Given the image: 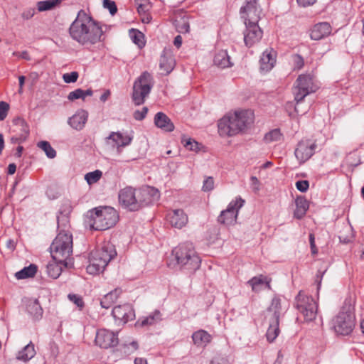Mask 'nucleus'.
I'll use <instances>...</instances> for the list:
<instances>
[{
	"label": "nucleus",
	"mask_w": 364,
	"mask_h": 364,
	"mask_svg": "<svg viewBox=\"0 0 364 364\" xmlns=\"http://www.w3.org/2000/svg\"><path fill=\"white\" fill-rule=\"evenodd\" d=\"M214 188V180L212 177L206 178L203 181V191H210Z\"/></svg>",
	"instance_id": "55"
},
{
	"label": "nucleus",
	"mask_w": 364,
	"mask_h": 364,
	"mask_svg": "<svg viewBox=\"0 0 364 364\" xmlns=\"http://www.w3.org/2000/svg\"><path fill=\"white\" fill-rule=\"evenodd\" d=\"M181 143L183 144L186 149L195 152H198L202 146L201 144H199L193 139L187 137L186 136H183L181 138Z\"/></svg>",
	"instance_id": "39"
},
{
	"label": "nucleus",
	"mask_w": 364,
	"mask_h": 364,
	"mask_svg": "<svg viewBox=\"0 0 364 364\" xmlns=\"http://www.w3.org/2000/svg\"><path fill=\"white\" fill-rule=\"evenodd\" d=\"M269 323V327L267 331L266 337L269 342H273L279 333V321H277L276 320H267Z\"/></svg>",
	"instance_id": "34"
},
{
	"label": "nucleus",
	"mask_w": 364,
	"mask_h": 364,
	"mask_svg": "<svg viewBox=\"0 0 364 364\" xmlns=\"http://www.w3.org/2000/svg\"><path fill=\"white\" fill-rule=\"evenodd\" d=\"M176 62L171 50L164 49L161 53L159 67L165 74H169L174 68Z\"/></svg>",
	"instance_id": "25"
},
{
	"label": "nucleus",
	"mask_w": 364,
	"mask_h": 364,
	"mask_svg": "<svg viewBox=\"0 0 364 364\" xmlns=\"http://www.w3.org/2000/svg\"><path fill=\"white\" fill-rule=\"evenodd\" d=\"M318 89L314 77L311 74H301L297 77L294 87L293 92L294 100L296 102L295 112L299 113L298 104L301 102L308 95L315 92Z\"/></svg>",
	"instance_id": "7"
},
{
	"label": "nucleus",
	"mask_w": 364,
	"mask_h": 364,
	"mask_svg": "<svg viewBox=\"0 0 364 364\" xmlns=\"http://www.w3.org/2000/svg\"><path fill=\"white\" fill-rule=\"evenodd\" d=\"M149 196V194H148L147 196H144L143 188L137 190V203L139 205V208L144 205H148L149 204L153 203Z\"/></svg>",
	"instance_id": "44"
},
{
	"label": "nucleus",
	"mask_w": 364,
	"mask_h": 364,
	"mask_svg": "<svg viewBox=\"0 0 364 364\" xmlns=\"http://www.w3.org/2000/svg\"><path fill=\"white\" fill-rule=\"evenodd\" d=\"M103 6L105 9H107L109 11V13L112 15H114L117 11V6L114 1L111 0H104Z\"/></svg>",
	"instance_id": "51"
},
{
	"label": "nucleus",
	"mask_w": 364,
	"mask_h": 364,
	"mask_svg": "<svg viewBox=\"0 0 364 364\" xmlns=\"http://www.w3.org/2000/svg\"><path fill=\"white\" fill-rule=\"evenodd\" d=\"M78 73L76 71H73L68 73H65L63 75V79L66 83H72L75 82L78 78Z\"/></svg>",
	"instance_id": "48"
},
{
	"label": "nucleus",
	"mask_w": 364,
	"mask_h": 364,
	"mask_svg": "<svg viewBox=\"0 0 364 364\" xmlns=\"http://www.w3.org/2000/svg\"><path fill=\"white\" fill-rule=\"evenodd\" d=\"M87 117V112L84 109H80L68 119V123L72 128L76 130H81L85 127Z\"/></svg>",
	"instance_id": "26"
},
{
	"label": "nucleus",
	"mask_w": 364,
	"mask_h": 364,
	"mask_svg": "<svg viewBox=\"0 0 364 364\" xmlns=\"http://www.w3.org/2000/svg\"><path fill=\"white\" fill-rule=\"evenodd\" d=\"M95 343L102 348H108L117 345V336L112 331L100 329L96 333Z\"/></svg>",
	"instance_id": "16"
},
{
	"label": "nucleus",
	"mask_w": 364,
	"mask_h": 364,
	"mask_svg": "<svg viewBox=\"0 0 364 364\" xmlns=\"http://www.w3.org/2000/svg\"><path fill=\"white\" fill-rule=\"evenodd\" d=\"M284 309L282 304L281 299L277 296L274 297L267 310L265 319L279 321V318Z\"/></svg>",
	"instance_id": "22"
},
{
	"label": "nucleus",
	"mask_w": 364,
	"mask_h": 364,
	"mask_svg": "<svg viewBox=\"0 0 364 364\" xmlns=\"http://www.w3.org/2000/svg\"><path fill=\"white\" fill-rule=\"evenodd\" d=\"M53 260L63 263L65 267L73 265L71 255L73 252V235L69 232L60 230L50 247Z\"/></svg>",
	"instance_id": "3"
},
{
	"label": "nucleus",
	"mask_w": 364,
	"mask_h": 364,
	"mask_svg": "<svg viewBox=\"0 0 364 364\" xmlns=\"http://www.w3.org/2000/svg\"><path fill=\"white\" fill-rule=\"evenodd\" d=\"M72 210V206L69 200H65L62 204L57 215L58 229L68 232L66 228L69 227V215Z\"/></svg>",
	"instance_id": "18"
},
{
	"label": "nucleus",
	"mask_w": 364,
	"mask_h": 364,
	"mask_svg": "<svg viewBox=\"0 0 364 364\" xmlns=\"http://www.w3.org/2000/svg\"><path fill=\"white\" fill-rule=\"evenodd\" d=\"M147 112L148 108L146 107H144L141 110H136L134 112V118L136 120L141 121L145 118Z\"/></svg>",
	"instance_id": "56"
},
{
	"label": "nucleus",
	"mask_w": 364,
	"mask_h": 364,
	"mask_svg": "<svg viewBox=\"0 0 364 364\" xmlns=\"http://www.w3.org/2000/svg\"><path fill=\"white\" fill-rule=\"evenodd\" d=\"M316 0H296L299 5L306 7L313 5Z\"/></svg>",
	"instance_id": "62"
},
{
	"label": "nucleus",
	"mask_w": 364,
	"mask_h": 364,
	"mask_svg": "<svg viewBox=\"0 0 364 364\" xmlns=\"http://www.w3.org/2000/svg\"><path fill=\"white\" fill-rule=\"evenodd\" d=\"M244 43L247 47H252L258 43L262 38L263 31L258 23H245Z\"/></svg>",
	"instance_id": "15"
},
{
	"label": "nucleus",
	"mask_w": 364,
	"mask_h": 364,
	"mask_svg": "<svg viewBox=\"0 0 364 364\" xmlns=\"http://www.w3.org/2000/svg\"><path fill=\"white\" fill-rule=\"evenodd\" d=\"M210 364H228V360L223 357H215L212 360Z\"/></svg>",
	"instance_id": "60"
},
{
	"label": "nucleus",
	"mask_w": 364,
	"mask_h": 364,
	"mask_svg": "<svg viewBox=\"0 0 364 364\" xmlns=\"http://www.w3.org/2000/svg\"><path fill=\"white\" fill-rule=\"evenodd\" d=\"M136 3L138 4L137 11L139 14L145 12V3L148 1V0H135Z\"/></svg>",
	"instance_id": "59"
},
{
	"label": "nucleus",
	"mask_w": 364,
	"mask_h": 364,
	"mask_svg": "<svg viewBox=\"0 0 364 364\" xmlns=\"http://www.w3.org/2000/svg\"><path fill=\"white\" fill-rule=\"evenodd\" d=\"M37 272L36 265L31 264L28 267H24L21 271L16 273V277L18 279H23L33 277Z\"/></svg>",
	"instance_id": "37"
},
{
	"label": "nucleus",
	"mask_w": 364,
	"mask_h": 364,
	"mask_svg": "<svg viewBox=\"0 0 364 364\" xmlns=\"http://www.w3.org/2000/svg\"><path fill=\"white\" fill-rule=\"evenodd\" d=\"M116 255L114 245L110 242H104L100 248L90 252L87 273L97 274L102 272Z\"/></svg>",
	"instance_id": "5"
},
{
	"label": "nucleus",
	"mask_w": 364,
	"mask_h": 364,
	"mask_svg": "<svg viewBox=\"0 0 364 364\" xmlns=\"http://www.w3.org/2000/svg\"><path fill=\"white\" fill-rule=\"evenodd\" d=\"M154 85L151 75L145 71L135 80L133 85L132 100L136 105L144 104Z\"/></svg>",
	"instance_id": "8"
},
{
	"label": "nucleus",
	"mask_w": 364,
	"mask_h": 364,
	"mask_svg": "<svg viewBox=\"0 0 364 364\" xmlns=\"http://www.w3.org/2000/svg\"><path fill=\"white\" fill-rule=\"evenodd\" d=\"M27 136L20 135L19 134H16L14 136H11L10 139V141L13 144H21L27 139Z\"/></svg>",
	"instance_id": "58"
},
{
	"label": "nucleus",
	"mask_w": 364,
	"mask_h": 364,
	"mask_svg": "<svg viewBox=\"0 0 364 364\" xmlns=\"http://www.w3.org/2000/svg\"><path fill=\"white\" fill-rule=\"evenodd\" d=\"M213 62L215 65L221 68H226L232 65L230 57L228 55V52L224 50H221L215 54Z\"/></svg>",
	"instance_id": "31"
},
{
	"label": "nucleus",
	"mask_w": 364,
	"mask_h": 364,
	"mask_svg": "<svg viewBox=\"0 0 364 364\" xmlns=\"http://www.w3.org/2000/svg\"><path fill=\"white\" fill-rule=\"evenodd\" d=\"M102 176V172L100 170H95L89 172L85 175V180L89 185H92L98 182Z\"/></svg>",
	"instance_id": "42"
},
{
	"label": "nucleus",
	"mask_w": 364,
	"mask_h": 364,
	"mask_svg": "<svg viewBox=\"0 0 364 364\" xmlns=\"http://www.w3.org/2000/svg\"><path fill=\"white\" fill-rule=\"evenodd\" d=\"M168 220L171 225L176 228H182L188 223V216L182 209H176L168 215Z\"/></svg>",
	"instance_id": "24"
},
{
	"label": "nucleus",
	"mask_w": 364,
	"mask_h": 364,
	"mask_svg": "<svg viewBox=\"0 0 364 364\" xmlns=\"http://www.w3.org/2000/svg\"><path fill=\"white\" fill-rule=\"evenodd\" d=\"M317 145L311 139H301L294 150V155L300 165L306 162L315 153Z\"/></svg>",
	"instance_id": "13"
},
{
	"label": "nucleus",
	"mask_w": 364,
	"mask_h": 364,
	"mask_svg": "<svg viewBox=\"0 0 364 364\" xmlns=\"http://www.w3.org/2000/svg\"><path fill=\"white\" fill-rule=\"evenodd\" d=\"M296 210L294 215L297 219L302 218L309 208L308 200L304 196H299L295 200Z\"/></svg>",
	"instance_id": "29"
},
{
	"label": "nucleus",
	"mask_w": 364,
	"mask_h": 364,
	"mask_svg": "<svg viewBox=\"0 0 364 364\" xmlns=\"http://www.w3.org/2000/svg\"><path fill=\"white\" fill-rule=\"evenodd\" d=\"M107 143L109 141L112 142V146L117 148V152L122 151V148L129 145L132 141V136L129 134H124L122 132H111L107 138Z\"/></svg>",
	"instance_id": "19"
},
{
	"label": "nucleus",
	"mask_w": 364,
	"mask_h": 364,
	"mask_svg": "<svg viewBox=\"0 0 364 364\" xmlns=\"http://www.w3.org/2000/svg\"><path fill=\"white\" fill-rule=\"evenodd\" d=\"M155 125L165 132H172L174 125L169 117L163 112H158L154 117Z\"/></svg>",
	"instance_id": "27"
},
{
	"label": "nucleus",
	"mask_w": 364,
	"mask_h": 364,
	"mask_svg": "<svg viewBox=\"0 0 364 364\" xmlns=\"http://www.w3.org/2000/svg\"><path fill=\"white\" fill-rule=\"evenodd\" d=\"M9 105L5 102H0V121H3L7 116Z\"/></svg>",
	"instance_id": "54"
},
{
	"label": "nucleus",
	"mask_w": 364,
	"mask_h": 364,
	"mask_svg": "<svg viewBox=\"0 0 364 364\" xmlns=\"http://www.w3.org/2000/svg\"><path fill=\"white\" fill-rule=\"evenodd\" d=\"M143 194L144 196L150 195V198L152 200V203L156 202L159 199V191L151 186H146L143 188Z\"/></svg>",
	"instance_id": "45"
},
{
	"label": "nucleus",
	"mask_w": 364,
	"mask_h": 364,
	"mask_svg": "<svg viewBox=\"0 0 364 364\" xmlns=\"http://www.w3.org/2000/svg\"><path fill=\"white\" fill-rule=\"evenodd\" d=\"M118 220L117 211L112 207H99L90 211L88 224L94 230H105L114 225Z\"/></svg>",
	"instance_id": "6"
},
{
	"label": "nucleus",
	"mask_w": 364,
	"mask_h": 364,
	"mask_svg": "<svg viewBox=\"0 0 364 364\" xmlns=\"http://www.w3.org/2000/svg\"><path fill=\"white\" fill-rule=\"evenodd\" d=\"M68 297L70 301L73 302L77 307L80 308V309H82L84 306V301L80 296L77 294H68Z\"/></svg>",
	"instance_id": "49"
},
{
	"label": "nucleus",
	"mask_w": 364,
	"mask_h": 364,
	"mask_svg": "<svg viewBox=\"0 0 364 364\" xmlns=\"http://www.w3.org/2000/svg\"><path fill=\"white\" fill-rule=\"evenodd\" d=\"M260 181L256 176L250 177V188L255 193H257L260 190Z\"/></svg>",
	"instance_id": "53"
},
{
	"label": "nucleus",
	"mask_w": 364,
	"mask_h": 364,
	"mask_svg": "<svg viewBox=\"0 0 364 364\" xmlns=\"http://www.w3.org/2000/svg\"><path fill=\"white\" fill-rule=\"evenodd\" d=\"M161 314L159 311H155L146 317L141 318L138 322L141 326H151L161 320Z\"/></svg>",
	"instance_id": "36"
},
{
	"label": "nucleus",
	"mask_w": 364,
	"mask_h": 364,
	"mask_svg": "<svg viewBox=\"0 0 364 364\" xmlns=\"http://www.w3.org/2000/svg\"><path fill=\"white\" fill-rule=\"evenodd\" d=\"M34 344L31 341L22 350L18 351L16 355V359L23 362H27L32 359L36 355Z\"/></svg>",
	"instance_id": "32"
},
{
	"label": "nucleus",
	"mask_w": 364,
	"mask_h": 364,
	"mask_svg": "<svg viewBox=\"0 0 364 364\" xmlns=\"http://www.w3.org/2000/svg\"><path fill=\"white\" fill-rule=\"evenodd\" d=\"M71 38L82 46H92L102 41L103 31L100 23L80 10L69 28Z\"/></svg>",
	"instance_id": "1"
},
{
	"label": "nucleus",
	"mask_w": 364,
	"mask_h": 364,
	"mask_svg": "<svg viewBox=\"0 0 364 364\" xmlns=\"http://www.w3.org/2000/svg\"><path fill=\"white\" fill-rule=\"evenodd\" d=\"M174 25L178 33H186L189 31L190 25L186 16H182L175 19Z\"/></svg>",
	"instance_id": "38"
},
{
	"label": "nucleus",
	"mask_w": 364,
	"mask_h": 364,
	"mask_svg": "<svg viewBox=\"0 0 364 364\" xmlns=\"http://www.w3.org/2000/svg\"><path fill=\"white\" fill-rule=\"evenodd\" d=\"M58 2V0L41 1L37 3V9L40 12L48 11L54 8Z\"/></svg>",
	"instance_id": "43"
},
{
	"label": "nucleus",
	"mask_w": 364,
	"mask_h": 364,
	"mask_svg": "<svg viewBox=\"0 0 364 364\" xmlns=\"http://www.w3.org/2000/svg\"><path fill=\"white\" fill-rule=\"evenodd\" d=\"M129 36L133 43L137 45L139 48H143L145 46L144 41V36L141 31L132 28L129 31Z\"/></svg>",
	"instance_id": "40"
},
{
	"label": "nucleus",
	"mask_w": 364,
	"mask_h": 364,
	"mask_svg": "<svg viewBox=\"0 0 364 364\" xmlns=\"http://www.w3.org/2000/svg\"><path fill=\"white\" fill-rule=\"evenodd\" d=\"M240 12L245 23H258L262 10L257 0H246Z\"/></svg>",
	"instance_id": "12"
},
{
	"label": "nucleus",
	"mask_w": 364,
	"mask_h": 364,
	"mask_svg": "<svg viewBox=\"0 0 364 364\" xmlns=\"http://www.w3.org/2000/svg\"><path fill=\"white\" fill-rule=\"evenodd\" d=\"M192 338L193 343L198 346H206L211 340L210 335L204 330H199L195 332Z\"/></svg>",
	"instance_id": "33"
},
{
	"label": "nucleus",
	"mask_w": 364,
	"mask_h": 364,
	"mask_svg": "<svg viewBox=\"0 0 364 364\" xmlns=\"http://www.w3.org/2000/svg\"><path fill=\"white\" fill-rule=\"evenodd\" d=\"M295 307L303 315L306 321H311L316 318L317 304L312 296L299 291L296 297Z\"/></svg>",
	"instance_id": "10"
},
{
	"label": "nucleus",
	"mask_w": 364,
	"mask_h": 364,
	"mask_svg": "<svg viewBox=\"0 0 364 364\" xmlns=\"http://www.w3.org/2000/svg\"><path fill=\"white\" fill-rule=\"evenodd\" d=\"M245 200L241 198H237L232 200L226 210H223L218 218V221L226 225H233L235 223L238 211L242 207Z\"/></svg>",
	"instance_id": "11"
},
{
	"label": "nucleus",
	"mask_w": 364,
	"mask_h": 364,
	"mask_svg": "<svg viewBox=\"0 0 364 364\" xmlns=\"http://www.w3.org/2000/svg\"><path fill=\"white\" fill-rule=\"evenodd\" d=\"M254 122L250 110L236 111L223 117L218 122V133L221 136H232L243 132Z\"/></svg>",
	"instance_id": "2"
},
{
	"label": "nucleus",
	"mask_w": 364,
	"mask_h": 364,
	"mask_svg": "<svg viewBox=\"0 0 364 364\" xmlns=\"http://www.w3.org/2000/svg\"><path fill=\"white\" fill-rule=\"evenodd\" d=\"M304 59L301 58V55H296L295 57V65H296V67L298 68V69H301L303 66H304Z\"/></svg>",
	"instance_id": "63"
},
{
	"label": "nucleus",
	"mask_w": 364,
	"mask_h": 364,
	"mask_svg": "<svg viewBox=\"0 0 364 364\" xmlns=\"http://www.w3.org/2000/svg\"><path fill=\"white\" fill-rule=\"evenodd\" d=\"M36 14V9L33 7L26 8L21 13V16L24 20L31 19Z\"/></svg>",
	"instance_id": "52"
},
{
	"label": "nucleus",
	"mask_w": 364,
	"mask_h": 364,
	"mask_svg": "<svg viewBox=\"0 0 364 364\" xmlns=\"http://www.w3.org/2000/svg\"><path fill=\"white\" fill-rule=\"evenodd\" d=\"M122 294V289L117 288L105 294L100 301V305L104 309L110 308Z\"/></svg>",
	"instance_id": "30"
},
{
	"label": "nucleus",
	"mask_w": 364,
	"mask_h": 364,
	"mask_svg": "<svg viewBox=\"0 0 364 364\" xmlns=\"http://www.w3.org/2000/svg\"><path fill=\"white\" fill-rule=\"evenodd\" d=\"M178 267L188 274H192L199 269L201 259L191 242L180 244L172 250Z\"/></svg>",
	"instance_id": "4"
},
{
	"label": "nucleus",
	"mask_w": 364,
	"mask_h": 364,
	"mask_svg": "<svg viewBox=\"0 0 364 364\" xmlns=\"http://www.w3.org/2000/svg\"><path fill=\"white\" fill-rule=\"evenodd\" d=\"M277 52L272 48H267L263 53L259 60L260 70L263 72L271 70L276 63Z\"/></svg>",
	"instance_id": "21"
},
{
	"label": "nucleus",
	"mask_w": 364,
	"mask_h": 364,
	"mask_svg": "<svg viewBox=\"0 0 364 364\" xmlns=\"http://www.w3.org/2000/svg\"><path fill=\"white\" fill-rule=\"evenodd\" d=\"M37 146L41 149L49 159H53L56 156L55 150L50 146L47 141H41L37 144Z\"/></svg>",
	"instance_id": "41"
},
{
	"label": "nucleus",
	"mask_w": 364,
	"mask_h": 364,
	"mask_svg": "<svg viewBox=\"0 0 364 364\" xmlns=\"http://www.w3.org/2000/svg\"><path fill=\"white\" fill-rule=\"evenodd\" d=\"M13 129L12 132L15 134H19L28 137L30 134L29 127L27 122L21 117H16L13 121Z\"/></svg>",
	"instance_id": "28"
},
{
	"label": "nucleus",
	"mask_w": 364,
	"mask_h": 364,
	"mask_svg": "<svg viewBox=\"0 0 364 364\" xmlns=\"http://www.w3.org/2000/svg\"><path fill=\"white\" fill-rule=\"evenodd\" d=\"M62 265H63V263L58 261L50 262L46 266L48 276L53 279L58 278L62 272Z\"/></svg>",
	"instance_id": "35"
},
{
	"label": "nucleus",
	"mask_w": 364,
	"mask_h": 364,
	"mask_svg": "<svg viewBox=\"0 0 364 364\" xmlns=\"http://www.w3.org/2000/svg\"><path fill=\"white\" fill-rule=\"evenodd\" d=\"M355 324V316L350 311L341 310L332 320V326L339 335H349Z\"/></svg>",
	"instance_id": "9"
},
{
	"label": "nucleus",
	"mask_w": 364,
	"mask_h": 364,
	"mask_svg": "<svg viewBox=\"0 0 364 364\" xmlns=\"http://www.w3.org/2000/svg\"><path fill=\"white\" fill-rule=\"evenodd\" d=\"M296 187L299 191L305 193L309 189V183L306 180L298 181L296 182Z\"/></svg>",
	"instance_id": "57"
},
{
	"label": "nucleus",
	"mask_w": 364,
	"mask_h": 364,
	"mask_svg": "<svg viewBox=\"0 0 364 364\" xmlns=\"http://www.w3.org/2000/svg\"><path fill=\"white\" fill-rule=\"evenodd\" d=\"M68 99L70 101H73V100H77V99L84 100L83 90L78 88V89L75 90L73 92H70L68 96Z\"/></svg>",
	"instance_id": "50"
},
{
	"label": "nucleus",
	"mask_w": 364,
	"mask_h": 364,
	"mask_svg": "<svg viewBox=\"0 0 364 364\" xmlns=\"http://www.w3.org/2000/svg\"><path fill=\"white\" fill-rule=\"evenodd\" d=\"M282 137V134L278 129H273L269 132L267 133L264 136V140L266 142H272L279 141Z\"/></svg>",
	"instance_id": "46"
},
{
	"label": "nucleus",
	"mask_w": 364,
	"mask_h": 364,
	"mask_svg": "<svg viewBox=\"0 0 364 364\" xmlns=\"http://www.w3.org/2000/svg\"><path fill=\"white\" fill-rule=\"evenodd\" d=\"M173 44L176 48H179L182 44V37L179 35L176 36L174 38Z\"/></svg>",
	"instance_id": "64"
},
{
	"label": "nucleus",
	"mask_w": 364,
	"mask_h": 364,
	"mask_svg": "<svg viewBox=\"0 0 364 364\" xmlns=\"http://www.w3.org/2000/svg\"><path fill=\"white\" fill-rule=\"evenodd\" d=\"M26 311L35 320L42 318L43 310L37 299L26 298L23 301Z\"/></svg>",
	"instance_id": "23"
},
{
	"label": "nucleus",
	"mask_w": 364,
	"mask_h": 364,
	"mask_svg": "<svg viewBox=\"0 0 364 364\" xmlns=\"http://www.w3.org/2000/svg\"><path fill=\"white\" fill-rule=\"evenodd\" d=\"M332 27L328 22H320L315 24L310 31V38L314 41H319L328 36Z\"/></svg>",
	"instance_id": "20"
},
{
	"label": "nucleus",
	"mask_w": 364,
	"mask_h": 364,
	"mask_svg": "<svg viewBox=\"0 0 364 364\" xmlns=\"http://www.w3.org/2000/svg\"><path fill=\"white\" fill-rule=\"evenodd\" d=\"M119 201L122 205L129 208L131 211L139 209V205L137 203V190L132 187L127 186L119 191Z\"/></svg>",
	"instance_id": "14"
},
{
	"label": "nucleus",
	"mask_w": 364,
	"mask_h": 364,
	"mask_svg": "<svg viewBox=\"0 0 364 364\" xmlns=\"http://www.w3.org/2000/svg\"><path fill=\"white\" fill-rule=\"evenodd\" d=\"M14 55L22 59H25L27 60H31L30 55L26 50L22 52H15L14 53Z\"/></svg>",
	"instance_id": "61"
},
{
	"label": "nucleus",
	"mask_w": 364,
	"mask_h": 364,
	"mask_svg": "<svg viewBox=\"0 0 364 364\" xmlns=\"http://www.w3.org/2000/svg\"><path fill=\"white\" fill-rule=\"evenodd\" d=\"M112 314L116 320H119L123 323H126L135 318L134 311L129 304L115 306L112 309Z\"/></svg>",
	"instance_id": "17"
},
{
	"label": "nucleus",
	"mask_w": 364,
	"mask_h": 364,
	"mask_svg": "<svg viewBox=\"0 0 364 364\" xmlns=\"http://www.w3.org/2000/svg\"><path fill=\"white\" fill-rule=\"evenodd\" d=\"M263 283L264 279L262 275H260L259 277H255L247 282V284H249L251 286L252 289L254 291H257L258 286L262 284Z\"/></svg>",
	"instance_id": "47"
}]
</instances>
